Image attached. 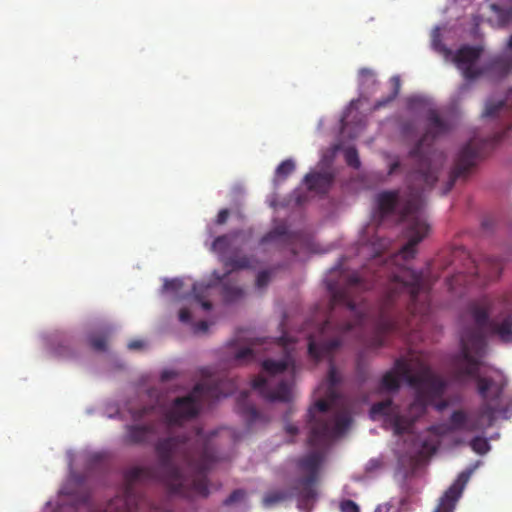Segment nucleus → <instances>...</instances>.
<instances>
[{"mask_svg":"<svg viewBox=\"0 0 512 512\" xmlns=\"http://www.w3.org/2000/svg\"><path fill=\"white\" fill-rule=\"evenodd\" d=\"M423 207L422 194L412 189L401 208V217L406 221L404 236L407 243L397 254L383 260L380 250H377L361 272L341 273L339 282L328 281L330 312L321 328L323 334L330 331L341 334L363 326L369 307L361 294L375 286H383L384 292L372 320L373 333L367 343L369 349L384 346L388 335L402 332L412 325L414 318L424 321L428 317L431 283L427 275L398 263L399 259H413L417 253L416 246L428 235L429 225Z\"/></svg>","mask_w":512,"mask_h":512,"instance_id":"nucleus-1","label":"nucleus"},{"mask_svg":"<svg viewBox=\"0 0 512 512\" xmlns=\"http://www.w3.org/2000/svg\"><path fill=\"white\" fill-rule=\"evenodd\" d=\"M468 311L475 327L462 332L461 349L452 359V372L458 382L474 379L483 403L475 414L462 409L453 411L448 420L450 432L484 431L494 425L497 416L508 418L510 410V403L503 399L506 379L502 375L480 376L479 369L487 349L486 336L512 344V290L498 297L483 296L471 302Z\"/></svg>","mask_w":512,"mask_h":512,"instance_id":"nucleus-2","label":"nucleus"},{"mask_svg":"<svg viewBox=\"0 0 512 512\" xmlns=\"http://www.w3.org/2000/svg\"><path fill=\"white\" fill-rule=\"evenodd\" d=\"M196 429L192 438L168 437L155 445L158 468L132 467L124 474L122 495L109 501L105 512H139L149 505L144 495L136 489L137 483L161 481L172 494L192 499L209 495L207 472L219 460L214 437Z\"/></svg>","mask_w":512,"mask_h":512,"instance_id":"nucleus-3","label":"nucleus"},{"mask_svg":"<svg viewBox=\"0 0 512 512\" xmlns=\"http://www.w3.org/2000/svg\"><path fill=\"white\" fill-rule=\"evenodd\" d=\"M401 380L406 381L415 390L414 401L409 406V416L396 411L391 399L374 403L370 410L373 419L384 416L385 425L390 427L397 436L409 433L417 418L426 412L430 404L443 396L447 386L446 382L434 374L428 366H421L414 373L406 360L397 359L395 370H390L383 375L381 389L397 391Z\"/></svg>","mask_w":512,"mask_h":512,"instance_id":"nucleus-4","label":"nucleus"},{"mask_svg":"<svg viewBox=\"0 0 512 512\" xmlns=\"http://www.w3.org/2000/svg\"><path fill=\"white\" fill-rule=\"evenodd\" d=\"M508 100L507 97L497 101L492 99L486 101L482 117L495 121L498 130L493 136L485 139L474 137L460 149L444 187L443 195H446L453 188L458 179H466L472 169L483 158L486 150L494 147L512 130V106L508 103Z\"/></svg>","mask_w":512,"mask_h":512,"instance_id":"nucleus-5","label":"nucleus"},{"mask_svg":"<svg viewBox=\"0 0 512 512\" xmlns=\"http://www.w3.org/2000/svg\"><path fill=\"white\" fill-rule=\"evenodd\" d=\"M453 127V123L441 117L437 110L430 109L426 115L425 133L409 152L415 161V169L411 178L421 183L422 190L431 189L438 180V170L445 161L442 151L433 146V142L446 134Z\"/></svg>","mask_w":512,"mask_h":512,"instance_id":"nucleus-6","label":"nucleus"},{"mask_svg":"<svg viewBox=\"0 0 512 512\" xmlns=\"http://www.w3.org/2000/svg\"><path fill=\"white\" fill-rule=\"evenodd\" d=\"M340 375L331 363L327 375L329 394L332 402L324 399L318 400L314 407L308 410V422L310 426L308 443L314 448H323L330 444L336 437L342 435L352 422L348 410L337 412L330 411V407L336 400L335 388L340 383Z\"/></svg>","mask_w":512,"mask_h":512,"instance_id":"nucleus-7","label":"nucleus"},{"mask_svg":"<svg viewBox=\"0 0 512 512\" xmlns=\"http://www.w3.org/2000/svg\"><path fill=\"white\" fill-rule=\"evenodd\" d=\"M283 346L284 357L281 360L266 359L262 362V369L269 378H279L274 389L270 388L269 379L257 376L252 381L253 389L268 401L289 403L293 398V380L295 361L286 343V338H279Z\"/></svg>","mask_w":512,"mask_h":512,"instance_id":"nucleus-8","label":"nucleus"},{"mask_svg":"<svg viewBox=\"0 0 512 512\" xmlns=\"http://www.w3.org/2000/svg\"><path fill=\"white\" fill-rule=\"evenodd\" d=\"M483 48L480 46L464 45L454 55V63L463 78L472 82L485 74H493L503 78L512 70V35L509 37L507 47L500 54L489 59L483 66L476 63L481 57Z\"/></svg>","mask_w":512,"mask_h":512,"instance_id":"nucleus-9","label":"nucleus"},{"mask_svg":"<svg viewBox=\"0 0 512 512\" xmlns=\"http://www.w3.org/2000/svg\"><path fill=\"white\" fill-rule=\"evenodd\" d=\"M228 396L221 388V382L211 379L195 385L186 396L176 398L172 404L162 411V420L168 427L181 425L195 418L205 402H212L220 397Z\"/></svg>","mask_w":512,"mask_h":512,"instance_id":"nucleus-10","label":"nucleus"},{"mask_svg":"<svg viewBox=\"0 0 512 512\" xmlns=\"http://www.w3.org/2000/svg\"><path fill=\"white\" fill-rule=\"evenodd\" d=\"M322 460L323 454L321 452L312 451L298 461V467L306 473V476L296 481L297 500L300 509L310 510L317 499V483Z\"/></svg>","mask_w":512,"mask_h":512,"instance_id":"nucleus-11","label":"nucleus"},{"mask_svg":"<svg viewBox=\"0 0 512 512\" xmlns=\"http://www.w3.org/2000/svg\"><path fill=\"white\" fill-rule=\"evenodd\" d=\"M472 470L463 471L459 474L455 482L445 491L439 499V503L434 512H453L458 499L461 497L465 485L470 479Z\"/></svg>","mask_w":512,"mask_h":512,"instance_id":"nucleus-12","label":"nucleus"},{"mask_svg":"<svg viewBox=\"0 0 512 512\" xmlns=\"http://www.w3.org/2000/svg\"><path fill=\"white\" fill-rule=\"evenodd\" d=\"M249 393L242 391L237 398V411L245 419L249 429H255L258 426H265L270 418L259 412L252 404L248 402Z\"/></svg>","mask_w":512,"mask_h":512,"instance_id":"nucleus-13","label":"nucleus"},{"mask_svg":"<svg viewBox=\"0 0 512 512\" xmlns=\"http://www.w3.org/2000/svg\"><path fill=\"white\" fill-rule=\"evenodd\" d=\"M157 433V424L153 421L144 425H127L123 441L126 444H145Z\"/></svg>","mask_w":512,"mask_h":512,"instance_id":"nucleus-14","label":"nucleus"},{"mask_svg":"<svg viewBox=\"0 0 512 512\" xmlns=\"http://www.w3.org/2000/svg\"><path fill=\"white\" fill-rule=\"evenodd\" d=\"M340 345L341 339L338 336L328 340H321L320 342H316L312 338H309L308 353L310 357L318 361L322 357L330 355Z\"/></svg>","mask_w":512,"mask_h":512,"instance_id":"nucleus-15","label":"nucleus"},{"mask_svg":"<svg viewBox=\"0 0 512 512\" xmlns=\"http://www.w3.org/2000/svg\"><path fill=\"white\" fill-rule=\"evenodd\" d=\"M297 497L296 484L292 488L272 489L265 493L262 505L265 508H272Z\"/></svg>","mask_w":512,"mask_h":512,"instance_id":"nucleus-16","label":"nucleus"},{"mask_svg":"<svg viewBox=\"0 0 512 512\" xmlns=\"http://www.w3.org/2000/svg\"><path fill=\"white\" fill-rule=\"evenodd\" d=\"M333 175L328 172L309 173L305 176L304 182L310 191L326 193L333 183Z\"/></svg>","mask_w":512,"mask_h":512,"instance_id":"nucleus-17","label":"nucleus"},{"mask_svg":"<svg viewBox=\"0 0 512 512\" xmlns=\"http://www.w3.org/2000/svg\"><path fill=\"white\" fill-rule=\"evenodd\" d=\"M488 267V271H484L483 266L473 265L472 271L467 272L469 276L473 277H483L487 281H492L497 279L503 269V265L500 259L498 258H488L487 263L485 264Z\"/></svg>","mask_w":512,"mask_h":512,"instance_id":"nucleus-18","label":"nucleus"},{"mask_svg":"<svg viewBox=\"0 0 512 512\" xmlns=\"http://www.w3.org/2000/svg\"><path fill=\"white\" fill-rule=\"evenodd\" d=\"M398 204V191H384L377 195V207L382 217L393 213Z\"/></svg>","mask_w":512,"mask_h":512,"instance_id":"nucleus-19","label":"nucleus"},{"mask_svg":"<svg viewBox=\"0 0 512 512\" xmlns=\"http://www.w3.org/2000/svg\"><path fill=\"white\" fill-rule=\"evenodd\" d=\"M224 265L225 268H227V271L223 276L214 273L215 278L219 281L224 280L234 270L245 269L250 267V259L246 256L231 257L225 261Z\"/></svg>","mask_w":512,"mask_h":512,"instance_id":"nucleus-20","label":"nucleus"},{"mask_svg":"<svg viewBox=\"0 0 512 512\" xmlns=\"http://www.w3.org/2000/svg\"><path fill=\"white\" fill-rule=\"evenodd\" d=\"M109 336L110 331L108 329H104L99 332H93L88 336V343L93 350L104 352L107 349Z\"/></svg>","mask_w":512,"mask_h":512,"instance_id":"nucleus-21","label":"nucleus"},{"mask_svg":"<svg viewBox=\"0 0 512 512\" xmlns=\"http://www.w3.org/2000/svg\"><path fill=\"white\" fill-rule=\"evenodd\" d=\"M391 83L393 87L392 92L387 97L376 101L373 105V110H379L385 107L388 103L392 102L397 97L401 86L400 78L398 76H393L391 78Z\"/></svg>","mask_w":512,"mask_h":512,"instance_id":"nucleus-22","label":"nucleus"},{"mask_svg":"<svg viewBox=\"0 0 512 512\" xmlns=\"http://www.w3.org/2000/svg\"><path fill=\"white\" fill-rule=\"evenodd\" d=\"M491 10L496 14L497 22L501 27L512 22V8H503L497 4H492Z\"/></svg>","mask_w":512,"mask_h":512,"instance_id":"nucleus-23","label":"nucleus"},{"mask_svg":"<svg viewBox=\"0 0 512 512\" xmlns=\"http://www.w3.org/2000/svg\"><path fill=\"white\" fill-rule=\"evenodd\" d=\"M431 46L436 52L443 54L444 56H449L451 54V50L447 48L442 41L439 27L433 29L431 33Z\"/></svg>","mask_w":512,"mask_h":512,"instance_id":"nucleus-24","label":"nucleus"},{"mask_svg":"<svg viewBox=\"0 0 512 512\" xmlns=\"http://www.w3.org/2000/svg\"><path fill=\"white\" fill-rule=\"evenodd\" d=\"M222 295L227 302H233L243 297L244 290L240 287L225 284L222 288Z\"/></svg>","mask_w":512,"mask_h":512,"instance_id":"nucleus-25","label":"nucleus"},{"mask_svg":"<svg viewBox=\"0 0 512 512\" xmlns=\"http://www.w3.org/2000/svg\"><path fill=\"white\" fill-rule=\"evenodd\" d=\"M359 84L362 88L376 85L377 79L374 71L369 68H361L359 70Z\"/></svg>","mask_w":512,"mask_h":512,"instance_id":"nucleus-26","label":"nucleus"},{"mask_svg":"<svg viewBox=\"0 0 512 512\" xmlns=\"http://www.w3.org/2000/svg\"><path fill=\"white\" fill-rule=\"evenodd\" d=\"M469 445L475 453L480 454V455L486 454L491 449V446H490L488 440L486 438H483L480 436L474 437L470 441Z\"/></svg>","mask_w":512,"mask_h":512,"instance_id":"nucleus-27","label":"nucleus"},{"mask_svg":"<svg viewBox=\"0 0 512 512\" xmlns=\"http://www.w3.org/2000/svg\"><path fill=\"white\" fill-rule=\"evenodd\" d=\"M294 170L295 163L291 159H287L278 165L275 175L279 180H285Z\"/></svg>","mask_w":512,"mask_h":512,"instance_id":"nucleus-28","label":"nucleus"},{"mask_svg":"<svg viewBox=\"0 0 512 512\" xmlns=\"http://www.w3.org/2000/svg\"><path fill=\"white\" fill-rule=\"evenodd\" d=\"M344 158L348 166L358 169L361 165L358 151L355 147H347L344 151Z\"/></svg>","mask_w":512,"mask_h":512,"instance_id":"nucleus-29","label":"nucleus"},{"mask_svg":"<svg viewBox=\"0 0 512 512\" xmlns=\"http://www.w3.org/2000/svg\"><path fill=\"white\" fill-rule=\"evenodd\" d=\"M281 238H290L285 227H277L262 238L263 243L278 241Z\"/></svg>","mask_w":512,"mask_h":512,"instance_id":"nucleus-30","label":"nucleus"},{"mask_svg":"<svg viewBox=\"0 0 512 512\" xmlns=\"http://www.w3.org/2000/svg\"><path fill=\"white\" fill-rule=\"evenodd\" d=\"M230 246V240L227 235L218 236L214 239L211 249L217 253H224Z\"/></svg>","mask_w":512,"mask_h":512,"instance_id":"nucleus-31","label":"nucleus"},{"mask_svg":"<svg viewBox=\"0 0 512 512\" xmlns=\"http://www.w3.org/2000/svg\"><path fill=\"white\" fill-rule=\"evenodd\" d=\"M202 289H203V287L201 285H198V284L193 285L194 298L201 305V307L204 310L208 311L212 308V303L205 299V296L203 295V291H199Z\"/></svg>","mask_w":512,"mask_h":512,"instance_id":"nucleus-32","label":"nucleus"},{"mask_svg":"<svg viewBox=\"0 0 512 512\" xmlns=\"http://www.w3.org/2000/svg\"><path fill=\"white\" fill-rule=\"evenodd\" d=\"M245 498L246 491L244 489H236L223 501V505L230 506L243 501Z\"/></svg>","mask_w":512,"mask_h":512,"instance_id":"nucleus-33","label":"nucleus"},{"mask_svg":"<svg viewBox=\"0 0 512 512\" xmlns=\"http://www.w3.org/2000/svg\"><path fill=\"white\" fill-rule=\"evenodd\" d=\"M56 353L58 356L65 358L74 356L73 347L69 342L59 344V346L56 349Z\"/></svg>","mask_w":512,"mask_h":512,"instance_id":"nucleus-34","label":"nucleus"},{"mask_svg":"<svg viewBox=\"0 0 512 512\" xmlns=\"http://www.w3.org/2000/svg\"><path fill=\"white\" fill-rule=\"evenodd\" d=\"M254 358V351L252 348L246 347L237 351L235 355V360L238 362L241 361H250Z\"/></svg>","mask_w":512,"mask_h":512,"instance_id":"nucleus-35","label":"nucleus"},{"mask_svg":"<svg viewBox=\"0 0 512 512\" xmlns=\"http://www.w3.org/2000/svg\"><path fill=\"white\" fill-rule=\"evenodd\" d=\"M270 282V273L268 271H261L256 278V286L258 289H264Z\"/></svg>","mask_w":512,"mask_h":512,"instance_id":"nucleus-36","label":"nucleus"},{"mask_svg":"<svg viewBox=\"0 0 512 512\" xmlns=\"http://www.w3.org/2000/svg\"><path fill=\"white\" fill-rule=\"evenodd\" d=\"M183 282L180 279L166 280L163 285L165 291L177 292L181 289Z\"/></svg>","mask_w":512,"mask_h":512,"instance_id":"nucleus-37","label":"nucleus"},{"mask_svg":"<svg viewBox=\"0 0 512 512\" xmlns=\"http://www.w3.org/2000/svg\"><path fill=\"white\" fill-rule=\"evenodd\" d=\"M341 512H360L359 506L352 500H344L340 504Z\"/></svg>","mask_w":512,"mask_h":512,"instance_id":"nucleus-38","label":"nucleus"},{"mask_svg":"<svg viewBox=\"0 0 512 512\" xmlns=\"http://www.w3.org/2000/svg\"><path fill=\"white\" fill-rule=\"evenodd\" d=\"M154 411V407H144L140 410H136L132 413V418L134 420H141L146 416H149Z\"/></svg>","mask_w":512,"mask_h":512,"instance_id":"nucleus-39","label":"nucleus"},{"mask_svg":"<svg viewBox=\"0 0 512 512\" xmlns=\"http://www.w3.org/2000/svg\"><path fill=\"white\" fill-rule=\"evenodd\" d=\"M179 320L186 324H192V315L188 308H182L179 311Z\"/></svg>","mask_w":512,"mask_h":512,"instance_id":"nucleus-40","label":"nucleus"},{"mask_svg":"<svg viewBox=\"0 0 512 512\" xmlns=\"http://www.w3.org/2000/svg\"><path fill=\"white\" fill-rule=\"evenodd\" d=\"M208 328L209 324L207 321L202 320L197 323H193V331L196 334L206 333L208 331Z\"/></svg>","mask_w":512,"mask_h":512,"instance_id":"nucleus-41","label":"nucleus"},{"mask_svg":"<svg viewBox=\"0 0 512 512\" xmlns=\"http://www.w3.org/2000/svg\"><path fill=\"white\" fill-rule=\"evenodd\" d=\"M229 210L228 209H221L216 217V224L217 225H223L226 223L228 217H229Z\"/></svg>","mask_w":512,"mask_h":512,"instance_id":"nucleus-42","label":"nucleus"},{"mask_svg":"<svg viewBox=\"0 0 512 512\" xmlns=\"http://www.w3.org/2000/svg\"><path fill=\"white\" fill-rule=\"evenodd\" d=\"M144 346H145V343L143 340H132L127 345L128 349H130V350L142 349Z\"/></svg>","mask_w":512,"mask_h":512,"instance_id":"nucleus-43","label":"nucleus"},{"mask_svg":"<svg viewBox=\"0 0 512 512\" xmlns=\"http://www.w3.org/2000/svg\"><path fill=\"white\" fill-rule=\"evenodd\" d=\"M176 377V372L173 370H164L161 373V381L166 382Z\"/></svg>","mask_w":512,"mask_h":512,"instance_id":"nucleus-44","label":"nucleus"},{"mask_svg":"<svg viewBox=\"0 0 512 512\" xmlns=\"http://www.w3.org/2000/svg\"><path fill=\"white\" fill-rule=\"evenodd\" d=\"M422 102L419 97H411L408 99L407 104L409 109H414L416 106L420 105Z\"/></svg>","mask_w":512,"mask_h":512,"instance_id":"nucleus-45","label":"nucleus"},{"mask_svg":"<svg viewBox=\"0 0 512 512\" xmlns=\"http://www.w3.org/2000/svg\"><path fill=\"white\" fill-rule=\"evenodd\" d=\"M285 430L291 436H295L296 434H298L299 431L298 427L292 424L286 425Z\"/></svg>","mask_w":512,"mask_h":512,"instance_id":"nucleus-46","label":"nucleus"},{"mask_svg":"<svg viewBox=\"0 0 512 512\" xmlns=\"http://www.w3.org/2000/svg\"><path fill=\"white\" fill-rule=\"evenodd\" d=\"M399 168H400L399 161H395V162L391 163L389 166L388 175L394 174Z\"/></svg>","mask_w":512,"mask_h":512,"instance_id":"nucleus-47","label":"nucleus"},{"mask_svg":"<svg viewBox=\"0 0 512 512\" xmlns=\"http://www.w3.org/2000/svg\"><path fill=\"white\" fill-rule=\"evenodd\" d=\"M447 405H448L447 401L442 400L436 404V409L439 411H442L443 409H445L447 407Z\"/></svg>","mask_w":512,"mask_h":512,"instance_id":"nucleus-48","label":"nucleus"},{"mask_svg":"<svg viewBox=\"0 0 512 512\" xmlns=\"http://www.w3.org/2000/svg\"><path fill=\"white\" fill-rule=\"evenodd\" d=\"M378 246L380 249H385L388 246V241L384 238L378 239Z\"/></svg>","mask_w":512,"mask_h":512,"instance_id":"nucleus-49","label":"nucleus"},{"mask_svg":"<svg viewBox=\"0 0 512 512\" xmlns=\"http://www.w3.org/2000/svg\"><path fill=\"white\" fill-rule=\"evenodd\" d=\"M462 274L463 272H459L458 274L454 275L451 280L459 284H462V282L459 280V278L462 277Z\"/></svg>","mask_w":512,"mask_h":512,"instance_id":"nucleus-50","label":"nucleus"},{"mask_svg":"<svg viewBox=\"0 0 512 512\" xmlns=\"http://www.w3.org/2000/svg\"><path fill=\"white\" fill-rule=\"evenodd\" d=\"M471 282H473V280H472V279H466V278H465V279L463 280V283H464V284H466V283H471Z\"/></svg>","mask_w":512,"mask_h":512,"instance_id":"nucleus-51","label":"nucleus"},{"mask_svg":"<svg viewBox=\"0 0 512 512\" xmlns=\"http://www.w3.org/2000/svg\"><path fill=\"white\" fill-rule=\"evenodd\" d=\"M209 288H210V285L205 286V287H204V290H207V289H209Z\"/></svg>","mask_w":512,"mask_h":512,"instance_id":"nucleus-52","label":"nucleus"},{"mask_svg":"<svg viewBox=\"0 0 512 512\" xmlns=\"http://www.w3.org/2000/svg\"><path fill=\"white\" fill-rule=\"evenodd\" d=\"M162 512H171V511H169V510H164V511H162Z\"/></svg>","mask_w":512,"mask_h":512,"instance_id":"nucleus-53","label":"nucleus"}]
</instances>
